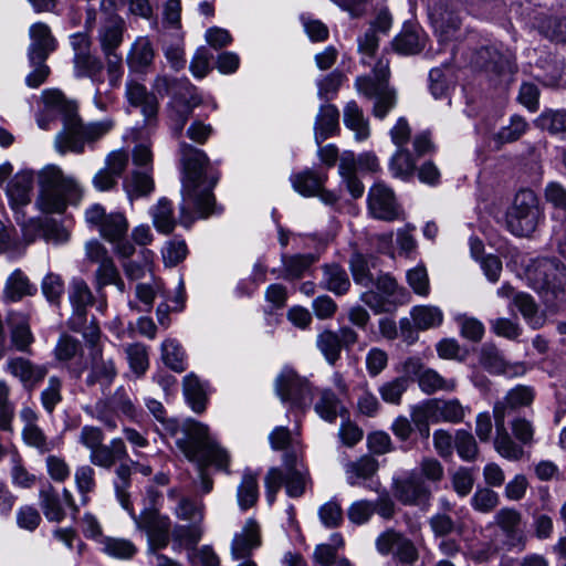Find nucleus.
I'll use <instances>...</instances> for the list:
<instances>
[{"label":"nucleus","mask_w":566,"mask_h":566,"mask_svg":"<svg viewBox=\"0 0 566 566\" xmlns=\"http://www.w3.org/2000/svg\"><path fill=\"white\" fill-rule=\"evenodd\" d=\"M179 154L184 172L180 220L188 227L196 218H208L216 212L212 188L218 181V176L209 174V158L203 150L180 142Z\"/></svg>","instance_id":"f257e3e1"},{"label":"nucleus","mask_w":566,"mask_h":566,"mask_svg":"<svg viewBox=\"0 0 566 566\" xmlns=\"http://www.w3.org/2000/svg\"><path fill=\"white\" fill-rule=\"evenodd\" d=\"M42 99L48 113L57 112L62 115L63 129L55 136L54 142L56 150L62 155L84 153L85 143L98 140L114 127V120L111 118L83 124L77 115L76 104L67 101L57 90L44 91Z\"/></svg>","instance_id":"f03ea898"},{"label":"nucleus","mask_w":566,"mask_h":566,"mask_svg":"<svg viewBox=\"0 0 566 566\" xmlns=\"http://www.w3.org/2000/svg\"><path fill=\"white\" fill-rule=\"evenodd\" d=\"M180 452L196 463L200 479V491L208 494L212 491L213 481L208 475L207 469L213 465L218 470L228 472L230 455L210 436L206 424L187 420L182 424L181 436L175 441Z\"/></svg>","instance_id":"7ed1b4c3"},{"label":"nucleus","mask_w":566,"mask_h":566,"mask_svg":"<svg viewBox=\"0 0 566 566\" xmlns=\"http://www.w3.org/2000/svg\"><path fill=\"white\" fill-rule=\"evenodd\" d=\"M82 196L78 182L54 165L39 172V195L35 207L43 213H63L69 205H75Z\"/></svg>","instance_id":"20e7f679"},{"label":"nucleus","mask_w":566,"mask_h":566,"mask_svg":"<svg viewBox=\"0 0 566 566\" xmlns=\"http://www.w3.org/2000/svg\"><path fill=\"white\" fill-rule=\"evenodd\" d=\"M530 286L553 312L566 304V266L556 258H539L527 266Z\"/></svg>","instance_id":"39448f33"},{"label":"nucleus","mask_w":566,"mask_h":566,"mask_svg":"<svg viewBox=\"0 0 566 566\" xmlns=\"http://www.w3.org/2000/svg\"><path fill=\"white\" fill-rule=\"evenodd\" d=\"M312 480L307 467L293 449L283 454V468L272 467L264 476L265 495L269 504H273L282 486L290 497L302 496Z\"/></svg>","instance_id":"423d86ee"},{"label":"nucleus","mask_w":566,"mask_h":566,"mask_svg":"<svg viewBox=\"0 0 566 566\" xmlns=\"http://www.w3.org/2000/svg\"><path fill=\"white\" fill-rule=\"evenodd\" d=\"M67 298L72 308L66 322L69 329L81 334L84 339H95L101 328L94 316H87V308L95 302L88 284L83 279H73L67 289Z\"/></svg>","instance_id":"0eeeda50"},{"label":"nucleus","mask_w":566,"mask_h":566,"mask_svg":"<svg viewBox=\"0 0 566 566\" xmlns=\"http://www.w3.org/2000/svg\"><path fill=\"white\" fill-rule=\"evenodd\" d=\"M543 220L539 200L530 189L520 190L505 213V227L516 237H530Z\"/></svg>","instance_id":"6e6552de"},{"label":"nucleus","mask_w":566,"mask_h":566,"mask_svg":"<svg viewBox=\"0 0 566 566\" xmlns=\"http://www.w3.org/2000/svg\"><path fill=\"white\" fill-rule=\"evenodd\" d=\"M138 531L146 534L147 553L161 551L169 544L171 536V520L161 514L156 507H146L140 514H136L134 507L127 510Z\"/></svg>","instance_id":"1a4fd4ad"},{"label":"nucleus","mask_w":566,"mask_h":566,"mask_svg":"<svg viewBox=\"0 0 566 566\" xmlns=\"http://www.w3.org/2000/svg\"><path fill=\"white\" fill-rule=\"evenodd\" d=\"M88 348L87 376L85 384L90 387L99 385L107 389L117 376L114 357L105 352L101 344V334L95 339H85Z\"/></svg>","instance_id":"9d476101"},{"label":"nucleus","mask_w":566,"mask_h":566,"mask_svg":"<svg viewBox=\"0 0 566 566\" xmlns=\"http://www.w3.org/2000/svg\"><path fill=\"white\" fill-rule=\"evenodd\" d=\"M73 50V69L77 78L88 77L99 81L104 69L102 60L92 52V40L86 32H77L70 36Z\"/></svg>","instance_id":"9b49d317"},{"label":"nucleus","mask_w":566,"mask_h":566,"mask_svg":"<svg viewBox=\"0 0 566 566\" xmlns=\"http://www.w3.org/2000/svg\"><path fill=\"white\" fill-rule=\"evenodd\" d=\"M464 1L440 0L430 13L434 33L442 45L455 40L460 31V9Z\"/></svg>","instance_id":"f8f14e48"},{"label":"nucleus","mask_w":566,"mask_h":566,"mask_svg":"<svg viewBox=\"0 0 566 566\" xmlns=\"http://www.w3.org/2000/svg\"><path fill=\"white\" fill-rule=\"evenodd\" d=\"M275 391L283 401H290L297 408H305L311 402L308 382L298 377L291 368H283L275 379Z\"/></svg>","instance_id":"ddd939ff"},{"label":"nucleus","mask_w":566,"mask_h":566,"mask_svg":"<svg viewBox=\"0 0 566 566\" xmlns=\"http://www.w3.org/2000/svg\"><path fill=\"white\" fill-rule=\"evenodd\" d=\"M98 230L105 240L114 244V252L119 259H130L136 252L135 245L125 239L128 231V221L124 213H108Z\"/></svg>","instance_id":"4468645a"},{"label":"nucleus","mask_w":566,"mask_h":566,"mask_svg":"<svg viewBox=\"0 0 566 566\" xmlns=\"http://www.w3.org/2000/svg\"><path fill=\"white\" fill-rule=\"evenodd\" d=\"M395 496L405 505L427 506L432 490L417 472H409L407 476L395 481Z\"/></svg>","instance_id":"2eb2a0df"},{"label":"nucleus","mask_w":566,"mask_h":566,"mask_svg":"<svg viewBox=\"0 0 566 566\" xmlns=\"http://www.w3.org/2000/svg\"><path fill=\"white\" fill-rule=\"evenodd\" d=\"M475 69L484 70L496 77L511 76L516 71L512 54L501 53L493 46L480 48L471 57Z\"/></svg>","instance_id":"dca6fc26"},{"label":"nucleus","mask_w":566,"mask_h":566,"mask_svg":"<svg viewBox=\"0 0 566 566\" xmlns=\"http://www.w3.org/2000/svg\"><path fill=\"white\" fill-rule=\"evenodd\" d=\"M85 255L91 263L97 264V269L94 274L95 287L97 292L101 293L103 289L107 286V282H109L111 279H114L116 273L119 271L106 247L98 240H91L86 242Z\"/></svg>","instance_id":"f3484780"},{"label":"nucleus","mask_w":566,"mask_h":566,"mask_svg":"<svg viewBox=\"0 0 566 566\" xmlns=\"http://www.w3.org/2000/svg\"><path fill=\"white\" fill-rule=\"evenodd\" d=\"M40 506L46 520L51 522H61L66 516L65 507L74 513L78 512L73 494L70 490L63 489L62 495L48 484L40 490Z\"/></svg>","instance_id":"a211bd4d"},{"label":"nucleus","mask_w":566,"mask_h":566,"mask_svg":"<svg viewBox=\"0 0 566 566\" xmlns=\"http://www.w3.org/2000/svg\"><path fill=\"white\" fill-rule=\"evenodd\" d=\"M368 210L374 218L384 221L397 220L401 212L394 191L382 182H377L369 189Z\"/></svg>","instance_id":"6ab92c4d"},{"label":"nucleus","mask_w":566,"mask_h":566,"mask_svg":"<svg viewBox=\"0 0 566 566\" xmlns=\"http://www.w3.org/2000/svg\"><path fill=\"white\" fill-rule=\"evenodd\" d=\"M376 548L381 555L392 554L403 564H412L418 559V551L413 543L394 530H388L377 537Z\"/></svg>","instance_id":"aec40b11"},{"label":"nucleus","mask_w":566,"mask_h":566,"mask_svg":"<svg viewBox=\"0 0 566 566\" xmlns=\"http://www.w3.org/2000/svg\"><path fill=\"white\" fill-rule=\"evenodd\" d=\"M55 357L59 361L65 364L70 374L80 378L87 368V359L84 356V348L82 343L70 336L62 335L54 349Z\"/></svg>","instance_id":"412c9836"},{"label":"nucleus","mask_w":566,"mask_h":566,"mask_svg":"<svg viewBox=\"0 0 566 566\" xmlns=\"http://www.w3.org/2000/svg\"><path fill=\"white\" fill-rule=\"evenodd\" d=\"M406 370L418 379L419 388L427 395L439 390L452 391L455 389L457 381L442 377L437 370L424 367L419 359L411 358L406 361Z\"/></svg>","instance_id":"4be33fe9"},{"label":"nucleus","mask_w":566,"mask_h":566,"mask_svg":"<svg viewBox=\"0 0 566 566\" xmlns=\"http://www.w3.org/2000/svg\"><path fill=\"white\" fill-rule=\"evenodd\" d=\"M29 35L31 39L28 48L29 62L46 61L49 55L56 49V40L52 35L49 25L36 22L30 27Z\"/></svg>","instance_id":"5701e85b"},{"label":"nucleus","mask_w":566,"mask_h":566,"mask_svg":"<svg viewBox=\"0 0 566 566\" xmlns=\"http://www.w3.org/2000/svg\"><path fill=\"white\" fill-rule=\"evenodd\" d=\"M535 398L534 388L526 385H517L510 389L506 395L494 403V419L504 420L506 416L520 408L528 407Z\"/></svg>","instance_id":"b1692460"},{"label":"nucleus","mask_w":566,"mask_h":566,"mask_svg":"<svg viewBox=\"0 0 566 566\" xmlns=\"http://www.w3.org/2000/svg\"><path fill=\"white\" fill-rule=\"evenodd\" d=\"M167 497L175 502L172 512L177 518L190 523H203L206 506L201 499L182 495L177 488L169 489Z\"/></svg>","instance_id":"393cba45"},{"label":"nucleus","mask_w":566,"mask_h":566,"mask_svg":"<svg viewBox=\"0 0 566 566\" xmlns=\"http://www.w3.org/2000/svg\"><path fill=\"white\" fill-rule=\"evenodd\" d=\"M6 370L18 378L27 389H33L48 374L46 366L33 364L23 357L8 359Z\"/></svg>","instance_id":"a878e982"},{"label":"nucleus","mask_w":566,"mask_h":566,"mask_svg":"<svg viewBox=\"0 0 566 566\" xmlns=\"http://www.w3.org/2000/svg\"><path fill=\"white\" fill-rule=\"evenodd\" d=\"M34 184V175L29 170L17 172L7 184L6 193L11 208L19 213V209L31 202V192Z\"/></svg>","instance_id":"bb28decb"},{"label":"nucleus","mask_w":566,"mask_h":566,"mask_svg":"<svg viewBox=\"0 0 566 566\" xmlns=\"http://www.w3.org/2000/svg\"><path fill=\"white\" fill-rule=\"evenodd\" d=\"M126 98L132 106L140 108L146 123L151 124L156 120L159 103L156 95L149 92L145 85L128 82L126 84Z\"/></svg>","instance_id":"cd10ccee"},{"label":"nucleus","mask_w":566,"mask_h":566,"mask_svg":"<svg viewBox=\"0 0 566 566\" xmlns=\"http://www.w3.org/2000/svg\"><path fill=\"white\" fill-rule=\"evenodd\" d=\"M90 463L97 468L111 470L116 463L129 460L124 439L114 438L107 444L104 442L88 455Z\"/></svg>","instance_id":"c85d7f7f"},{"label":"nucleus","mask_w":566,"mask_h":566,"mask_svg":"<svg viewBox=\"0 0 566 566\" xmlns=\"http://www.w3.org/2000/svg\"><path fill=\"white\" fill-rule=\"evenodd\" d=\"M125 22L117 14H108L97 32V40L103 54L117 51L123 42Z\"/></svg>","instance_id":"c756f323"},{"label":"nucleus","mask_w":566,"mask_h":566,"mask_svg":"<svg viewBox=\"0 0 566 566\" xmlns=\"http://www.w3.org/2000/svg\"><path fill=\"white\" fill-rule=\"evenodd\" d=\"M261 544L260 528L258 523L249 518L242 531L235 534L232 544L231 553L234 559L247 558L251 552L259 547Z\"/></svg>","instance_id":"7c9ffc66"},{"label":"nucleus","mask_w":566,"mask_h":566,"mask_svg":"<svg viewBox=\"0 0 566 566\" xmlns=\"http://www.w3.org/2000/svg\"><path fill=\"white\" fill-rule=\"evenodd\" d=\"M495 522L506 535V542L512 547L524 548L525 535L520 530L521 514L513 509H502L495 515Z\"/></svg>","instance_id":"2f4dec72"},{"label":"nucleus","mask_w":566,"mask_h":566,"mask_svg":"<svg viewBox=\"0 0 566 566\" xmlns=\"http://www.w3.org/2000/svg\"><path fill=\"white\" fill-rule=\"evenodd\" d=\"M155 51L147 36H138L132 44L126 63L128 69L135 73H143L153 64Z\"/></svg>","instance_id":"473e14b6"},{"label":"nucleus","mask_w":566,"mask_h":566,"mask_svg":"<svg viewBox=\"0 0 566 566\" xmlns=\"http://www.w3.org/2000/svg\"><path fill=\"white\" fill-rule=\"evenodd\" d=\"M195 105L196 103L190 102L182 93L174 94L168 104V120L175 137L181 136Z\"/></svg>","instance_id":"72a5a7b5"},{"label":"nucleus","mask_w":566,"mask_h":566,"mask_svg":"<svg viewBox=\"0 0 566 566\" xmlns=\"http://www.w3.org/2000/svg\"><path fill=\"white\" fill-rule=\"evenodd\" d=\"M376 290L387 300V305L392 311L409 302L408 291L398 284L396 279L388 273L380 274L374 280Z\"/></svg>","instance_id":"f704fd0d"},{"label":"nucleus","mask_w":566,"mask_h":566,"mask_svg":"<svg viewBox=\"0 0 566 566\" xmlns=\"http://www.w3.org/2000/svg\"><path fill=\"white\" fill-rule=\"evenodd\" d=\"M282 269L277 276L286 281L301 279L317 261V256L313 253L306 254H282Z\"/></svg>","instance_id":"c9c22d12"},{"label":"nucleus","mask_w":566,"mask_h":566,"mask_svg":"<svg viewBox=\"0 0 566 566\" xmlns=\"http://www.w3.org/2000/svg\"><path fill=\"white\" fill-rule=\"evenodd\" d=\"M153 168L144 170H133L124 180L123 188L130 201L149 196L155 189V182L151 176Z\"/></svg>","instance_id":"e433bc0d"},{"label":"nucleus","mask_w":566,"mask_h":566,"mask_svg":"<svg viewBox=\"0 0 566 566\" xmlns=\"http://www.w3.org/2000/svg\"><path fill=\"white\" fill-rule=\"evenodd\" d=\"M36 287L31 284L29 277L20 270H14L7 279L3 289V300L8 303L19 302L24 296H32Z\"/></svg>","instance_id":"4c0bfd02"},{"label":"nucleus","mask_w":566,"mask_h":566,"mask_svg":"<svg viewBox=\"0 0 566 566\" xmlns=\"http://www.w3.org/2000/svg\"><path fill=\"white\" fill-rule=\"evenodd\" d=\"M322 272L323 277L321 281V285L336 294V295H344L346 294L350 289V280L346 272V270L333 262L322 265Z\"/></svg>","instance_id":"58836bf2"},{"label":"nucleus","mask_w":566,"mask_h":566,"mask_svg":"<svg viewBox=\"0 0 566 566\" xmlns=\"http://www.w3.org/2000/svg\"><path fill=\"white\" fill-rule=\"evenodd\" d=\"M339 113L336 106L332 104L322 105L315 119L314 137L319 146L325 139L331 137L338 127Z\"/></svg>","instance_id":"ea45409f"},{"label":"nucleus","mask_w":566,"mask_h":566,"mask_svg":"<svg viewBox=\"0 0 566 566\" xmlns=\"http://www.w3.org/2000/svg\"><path fill=\"white\" fill-rule=\"evenodd\" d=\"M153 224L156 230L163 234L171 233L177 224L172 202L167 198H160L156 205L149 209Z\"/></svg>","instance_id":"a19ab883"},{"label":"nucleus","mask_w":566,"mask_h":566,"mask_svg":"<svg viewBox=\"0 0 566 566\" xmlns=\"http://www.w3.org/2000/svg\"><path fill=\"white\" fill-rule=\"evenodd\" d=\"M115 468V478L113 481L116 499L122 507L127 511L133 507L130 502L129 489L132 486V465L126 461L118 462Z\"/></svg>","instance_id":"79ce46f5"},{"label":"nucleus","mask_w":566,"mask_h":566,"mask_svg":"<svg viewBox=\"0 0 566 566\" xmlns=\"http://www.w3.org/2000/svg\"><path fill=\"white\" fill-rule=\"evenodd\" d=\"M205 533L203 523L177 524L171 530L175 544L188 551H195Z\"/></svg>","instance_id":"37998d69"},{"label":"nucleus","mask_w":566,"mask_h":566,"mask_svg":"<svg viewBox=\"0 0 566 566\" xmlns=\"http://www.w3.org/2000/svg\"><path fill=\"white\" fill-rule=\"evenodd\" d=\"M326 176L312 169H306L291 177V182L295 191L305 197L316 196L322 186H324Z\"/></svg>","instance_id":"c03bdc74"},{"label":"nucleus","mask_w":566,"mask_h":566,"mask_svg":"<svg viewBox=\"0 0 566 566\" xmlns=\"http://www.w3.org/2000/svg\"><path fill=\"white\" fill-rule=\"evenodd\" d=\"M375 268V258L365 255L360 252H354L349 259V269L357 285L368 287L374 283V276L370 270Z\"/></svg>","instance_id":"a18cd8bd"},{"label":"nucleus","mask_w":566,"mask_h":566,"mask_svg":"<svg viewBox=\"0 0 566 566\" xmlns=\"http://www.w3.org/2000/svg\"><path fill=\"white\" fill-rule=\"evenodd\" d=\"M424 41L426 36L420 30L406 27L400 34L394 39L392 46L395 51L400 54H417L423 49Z\"/></svg>","instance_id":"49530a36"},{"label":"nucleus","mask_w":566,"mask_h":566,"mask_svg":"<svg viewBox=\"0 0 566 566\" xmlns=\"http://www.w3.org/2000/svg\"><path fill=\"white\" fill-rule=\"evenodd\" d=\"M415 327L420 331L439 327L443 322V312L434 305H417L410 311Z\"/></svg>","instance_id":"de8ad7c7"},{"label":"nucleus","mask_w":566,"mask_h":566,"mask_svg":"<svg viewBox=\"0 0 566 566\" xmlns=\"http://www.w3.org/2000/svg\"><path fill=\"white\" fill-rule=\"evenodd\" d=\"M495 420L496 437L494 440L495 450L509 460H520L523 457V448L515 443L509 434L505 421L500 419Z\"/></svg>","instance_id":"09e8293b"},{"label":"nucleus","mask_w":566,"mask_h":566,"mask_svg":"<svg viewBox=\"0 0 566 566\" xmlns=\"http://www.w3.org/2000/svg\"><path fill=\"white\" fill-rule=\"evenodd\" d=\"M410 421L417 429L419 436L427 440L430 437V422H437V413L433 406V400H428L423 403L413 406L410 411Z\"/></svg>","instance_id":"8fccbe9b"},{"label":"nucleus","mask_w":566,"mask_h":566,"mask_svg":"<svg viewBox=\"0 0 566 566\" xmlns=\"http://www.w3.org/2000/svg\"><path fill=\"white\" fill-rule=\"evenodd\" d=\"M314 408L317 415L328 422H335L338 416L343 417L347 413L342 401L331 389H325L321 392V397Z\"/></svg>","instance_id":"3c124183"},{"label":"nucleus","mask_w":566,"mask_h":566,"mask_svg":"<svg viewBox=\"0 0 566 566\" xmlns=\"http://www.w3.org/2000/svg\"><path fill=\"white\" fill-rule=\"evenodd\" d=\"M184 396L195 412L200 413L206 409V388L193 374H189L184 378Z\"/></svg>","instance_id":"603ef678"},{"label":"nucleus","mask_w":566,"mask_h":566,"mask_svg":"<svg viewBox=\"0 0 566 566\" xmlns=\"http://www.w3.org/2000/svg\"><path fill=\"white\" fill-rule=\"evenodd\" d=\"M238 504L245 511L252 507L259 499V483L256 474L245 471L237 491Z\"/></svg>","instance_id":"864d4df0"},{"label":"nucleus","mask_w":566,"mask_h":566,"mask_svg":"<svg viewBox=\"0 0 566 566\" xmlns=\"http://www.w3.org/2000/svg\"><path fill=\"white\" fill-rule=\"evenodd\" d=\"M101 551L113 558L130 559L138 549L129 539L107 536L101 538Z\"/></svg>","instance_id":"5fc2aeb1"},{"label":"nucleus","mask_w":566,"mask_h":566,"mask_svg":"<svg viewBox=\"0 0 566 566\" xmlns=\"http://www.w3.org/2000/svg\"><path fill=\"white\" fill-rule=\"evenodd\" d=\"M344 123L346 127L355 132L356 139L364 140L369 136L368 123L356 102L352 101L345 106Z\"/></svg>","instance_id":"6e6d98bb"},{"label":"nucleus","mask_w":566,"mask_h":566,"mask_svg":"<svg viewBox=\"0 0 566 566\" xmlns=\"http://www.w3.org/2000/svg\"><path fill=\"white\" fill-rule=\"evenodd\" d=\"M416 170V161L406 148H397L389 160V171L392 177L408 180Z\"/></svg>","instance_id":"4d7b16f0"},{"label":"nucleus","mask_w":566,"mask_h":566,"mask_svg":"<svg viewBox=\"0 0 566 566\" xmlns=\"http://www.w3.org/2000/svg\"><path fill=\"white\" fill-rule=\"evenodd\" d=\"M514 303L532 328L537 329L544 326L546 318L538 312L537 305L531 295L518 293L514 297Z\"/></svg>","instance_id":"13d9d810"},{"label":"nucleus","mask_w":566,"mask_h":566,"mask_svg":"<svg viewBox=\"0 0 566 566\" xmlns=\"http://www.w3.org/2000/svg\"><path fill=\"white\" fill-rule=\"evenodd\" d=\"M21 436L23 442L40 454L50 453L59 447L57 439L49 438L40 427L22 430Z\"/></svg>","instance_id":"bf43d9fd"},{"label":"nucleus","mask_w":566,"mask_h":566,"mask_svg":"<svg viewBox=\"0 0 566 566\" xmlns=\"http://www.w3.org/2000/svg\"><path fill=\"white\" fill-rule=\"evenodd\" d=\"M432 400L437 413V422L459 423L464 419L465 408L458 399Z\"/></svg>","instance_id":"052dcab7"},{"label":"nucleus","mask_w":566,"mask_h":566,"mask_svg":"<svg viewBox=\"0 0 566 566\" xmlns=\"http://www.w3.org/2000/svg\"><path fill=\"white\" fill-rule=\"evenodd\" d=\"M11 340L20 352H28L34 338L30 329L29 321L24 315L12 316Z\"/></svg>","instance_id":"680f3d73"},{"label":"nucleus","mask_w":566,"mask_h":566,"mask_svg":"<svg viewBox=\"0 0 566 566\" xmlns=\"http://www.w3.org/2000/svg\"><path fill=\"white\" fill-rule=\"evenodd\" d=\"M378 469L376 460L369 457H363L357 461L350 462L346 465L347 482L355 486L359 480H366L373 476Z\"/></svg>","instance_id":"e2e57ef3"},{"label":"nucleus","mask_w":566,"mask_h":566,"mask_svg":"<svg viewBox=\"0 0 566 566\" xmlns=\"http://www.w3.org/2000/svg\"><path fill=\"white\" fill-rule=\"evenodd\" d=\"M161 357L166 366L177 373L186 369V353L175 339H166L161 345Z\"/></svg>","instance_id":"0e129e2a"},{"label":"nucleus","mask_w":566,"mask_h":566,"mask_svg":"<svg viewBox=\"0 0 566 566\" xmlns=\"http://www.w3.org/2000/svg\"><path fill=\"white\" fill-rule=\"evenodd\" d=\"M480 364L492 375H502L507 370V361L492 344H484L480 352Z\"/></svg>","instance_id":"69168bd1"},{"label":"nucleus","mask_w":566,"mask_h":566,"mask_svg":"<svg viewBox=\"0 0 566 566\" xmlns=\"http://www.w3.org/2000/svg\"><path fill=\"white\" fill-rule=\"evenodd\" d=\"M95 475L96 473L92 464H82L75 469L74 481L83 504L87 503L88 494L96 489Z\"/></svg>","instance_id":"338daca9"},{"label":"nucleus","mask_w":566,"mask_h":566,"mask_svg":"<svg viewBox=\"0 0 566 566\" xmlns=\"http://www.w3.org/2000/svg\"><path fill=\"white\" fill-rule=\"evenodd\" d=\"M536 126L551 134L566 132V109H546L536 119Z\"/></svg>","instance_id":"774afa93"}]
</instances>
